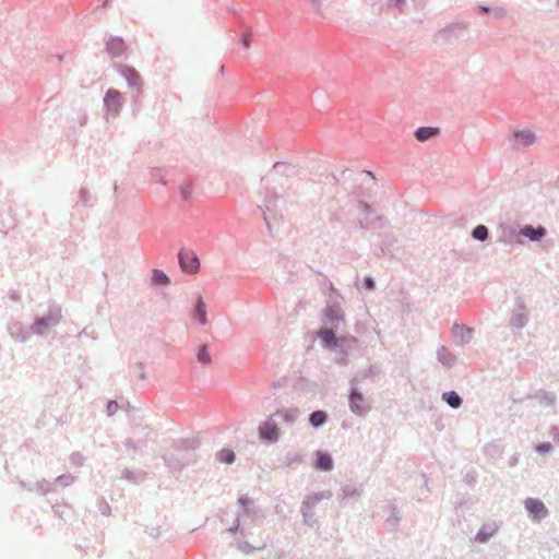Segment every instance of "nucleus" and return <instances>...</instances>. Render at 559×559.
<instances>
[{
    "mask_svg": "<svg viewBox=\"0 0 559 559\" xmlns=\"http://www.w3.org/2000/svg\"><path fill=\"white\" fill-rule=\"evenodd\" d=\"M179 263L182 271L191 274L195 273L200 266L199 259L193 252H180Z\"/></svg>",
    "mask_w": 559,
    "mask_h": 559,
    "instance_id": "nucleus-2",
    "label": "nucleus"
},
{
    "mask_svg": "<svg viewBox=\"0 0 559 559\" xmlns=\"http://www.w3.org/2000/svg\"><path fill=\"white\" fill-rule=\"evenodd\" d=\"M438 134V129L436 128H419L415 132V136L418 141H427L428 139Z\"/></svg>",
    "mask_w": 559,
    "mask_h": 559,
    "instance_id": "nucleus-11",
    "label": "nucleus"
},
{
    "mask_svg": "<svg viewBox=\"0 0 559 559\" xmlns=\"http://www.w3.org/2000/svg\"><path fill=\"white\" fill-rule=\"evenodd\" d=\"M260 438L267 442H276L280 439V428L274 420H265L259 426Z\"/></svg>",
    "mask_w": 559,
    "mask_h": 559,
    "instance_id": "nucleus-1",
    "label": "nucleus"
},
{
    "mask_svg": "<svg viewBox=\"0 0 559 559\" xmlns=\"http://www.w3.org/2000/svg\"><path fill=\"white\" fill-rule=\"evenodd\" d=\"M123 75L127 78L131 85L140 84L141 78L140 74L134 69H127L123 71Z\"/></svg>",
    "mask_w": 559,
    "mask_h": 559,
    "instance_id": "nucleus-18",
    "label": "nucleus"
},
{
    "mask_svg": "<svg viewBox=\"0 0 559 559\" xmlns=\"http://www.w3.org/2000/svg\"><path fill=\"white\" fill-rule=\"evenodd\" d=\"M197 357H198V361L203 365H209L212 361L211 354H210V350L206 345H201L199 347Z\"/></svg>",
    "mask_w": 559,
    "mask_h": 559,
    "instance_id": "nucleus-14",
    "label": "nucleus"
},
{
    "mask_svg": "<svg viewBox=\"0 0 559 559\" xmlns=\"http://www.w3.org/2000/svg\"><path fill=\"white\" fill-rule=\"evenodd\" d=\"M219 460L227 464H230L235 461V453L230 450H223L219 452Z\"/></svg>",
    "mask_w": 559,
    "mask_h": 559,
    "instance_id": "nucleus-20",
    "label": "nucleus"
},
{
    "mask_svg": "<svg viewBox=\"0 0 559 559\" xmlns=\"http://www.w3.org/2000/svg\"><path fill=\"white\" fill-rule=\"evenodd\" d=\"M322 0H311L314 5H320Z\"/></svg>",
    "mask_w": 559,
    "mask_h": 559,
    "instance_id": "nucleus-26",
    "label": "nucleus"
},
{
    "mask_svg": "<svg viewBox=\"0 0 559 559\" xmlns=\"http://www.w3.org/2000/svg\"><path fill=\"white\" fill-rule=\"evenodd\" d=\"M366 286L368 289H372L374 284H373V281L371 278H367L366 280Z\"/></svg>",
    "mask_w": 559,
    "mask_h": 559,
    "instance_id": "nucleus-24",
    "label": "nucleus"
},
{
    "mask_svg": "<svg viewBox=\"0 0 559 559\" xmlns=\"http://www.w3.org/2000/svg\"><path fill=\"white\" fill-rule=\"evenodd\" d=\"M309 421L313 427H320L326 421V414L322 411H316L310 415Z\"/></svg>",
    "mask_w": 559,
    "mask_h": 559,
    "instance_id": "nucleus-13",
    "label": "nucleus"
},
{
    "mask_svg": "<svg viewBox=\"0 0 559 559\" xmlns=\"http://www.w3.org/2000/svg\"><path fill=\"white\" fill-rule=\"evenodd\" d=\"M537 450L539 452H548L550 450V444L549 443H543L540 444Z\"/></svg>",
    "mask_w": 559,
    "mask_h": 559,
    "instance_id": "nucleus-22",
    "label": "nucleus"
},
{
    "mask_svg": "<svg viewBox=\"0 0 559 559\" xmlns=\"http://www.w3.org/2000/svg\"><path fill=\"white\" fill-rule=\"evenodd\" d=\"M109 52L118 55L124 50V43L121 38H111L107 44Z\"/></svg>",
    "mask_w": 559,
    "mask_h": 559,
    "instance_id": "nucleus-12",
    "label": "nucleus"
},
{
    "mask_svg": "<svg viewBox=\"0 0 559 559\" xmlns=\"http://www.w3.org/2000/svg\"><path fill=\"white\" fill-rule=\"evenodd\" d=\"M117 406H118V405H117V403H115V402H110V403L108 404V411H109V412H114V411L117 408Z\"/></svg>",
    "mask_w": 559,
    "mask_h": 559,
    "instance_id": "nucleus-25",
    "label": "nucleus"
},
{
    "mask_svg": "<svg viewBox=\"0 0 559 559\" xmlns=\"http://www.w3.org/2000/svg\"><path fill=\"white\" fill-rule=\"evenodd\" d=\"M443 400L451 406V407H454V408H457L461 404H462V400L461 397L454 392V391H450V392H445L443 394Z\"/></svg>",
    "mask_w": 559,
    "mask_h": 559,
    "instance_id": "nucleus-15",
    "label": "nucleus"
},
{
    "mask_svg": "<svg viewBox=\"0 0 559 559\" xmlns=\"http://www.w3.org/2000/svg\"><path fill=\"white\" fill-rule=\"evenodd\" d=\"M521 234L528 237L531 240H539L545 235V229L543 227L534 228L526 226L521 230Z\"/></svg>",
    "mask_w": 559,
    "mask_h": 559,
    "instance_id": "nucleus-9",
    "label": "nucleus"
},
{
    "mask_svg": "<svg viewBox=\"0 0 559 559\" xmlns=\"http://www.w3.org/2000/svg\"><path fill=\"white\" fill-rule=\"evenodd\" d=\"M516 147H526L535 143L536 136L530 130L516 131L513 134Z\"/></svg>",
    "mask_w": 559,
    "mask_h": 559,
    "instance_id": "nucleus-3",
    "label": "nucleus"
},
{
    "mask_svg": "<svg viewBox=\"0 0 559 559\" xmlns=\"http://www.w3.org/2000/svg\"><path fill=\"white\" fill-rule=\"evenodd\" d=\"M488 236V229L484 225H478L473 230V237L478 240H485Z\"/></svg>",
    "mask_w": 559,
    "mask_h": 559,
    "instance_id": "nucleus-19",
    "label": "nucleus"
},
{
    "mask_svg": "<svg viewBox=\"0 0 559 559\" xmlns=\"http://www.w3.org/2000/svg\"><path fill=\"white\" fill-rule=\"evenodd\" d=\"M525 508L536 519H542V518L546 516V514H547L546 507L544 506V503L542 501H539L537 499H532V498L527 499L525 501Z\"/></svg>",
    "mask_w": 559,
    "mask_h": 559,
    "instance_id": "nucleus-5",
    "label": "nucleus"
},
{
    "mask_svg": "<svg viewBox=\"0 0 559 559\" xmlns=\"http://www.w3.org/2000/svg\"><path fill=\"white\" fill-rule=\"evenodd\" d=\"M241 43L246 48H250V37L248 35L242 36Z\"/></svg>",
    "mask_w": 559,
    "mask_h": 559,
    "instance_id": "nucleus-23",
    "label": "nucleus"
},
{
    "mask_svg": "<svg viewBox=\"0 0 559 559\" xmlns=\"http://www.w3.org/2000/svg\"><path fill=\"white\" fill-rule=\"evenodd\" d=\"M349 406L352 412L362 415L367 411L364 396L356 390H353L349 396Z\"/></svg>",
    "mask_w": 559,
    "mask_h": 559,
    "instance_id": "nucleus-4",
    "label": "nucleus"
},
{
    "mask_svg": "<svg viewBox=\"0 0 559 559\" xmlns=\"http://www.w3.org/2000/svg\"><path fill=\"white\" fill-rule=\"evenodd\" d=\"M239 503H240L245 509H247V508L252 503V501H251V499H250V498H248V497H241V498H239Z\"/></svg>",
    "mask_w": 559,
    "mask_h": 559,
    "instance_id": "nucleus-21",
    "label": "nucleus"
},
{
    "mask_svg": "<svg viewBox=\"0 0 559 559\" xmlns=\"http://www.w3.org/2000/svg\"><path fill=\"white\" fill-rule=\"evenodd\" d=\"M276 415L286 423H294L298 416V409L296 408H284L277 411Z\"/></svg>",
    "mask_w": 559,
    "mask_h": 559,
    "instance_id": "nucleus-10",
    "label": "nucleus"
},
{
    "mask_svg": "<svg viewBox=\"0 0 559 559\" xmlns=\"http://www.w3.org/2000/svg\"><path fill=\"white\" fill-rule=\"evenodd\" d=\"M120 94L117 91H108L105 96V102L109 107H115L117 111V107L119 105Z\"/></svg>",
    "mask_w": 559,
    "mask_h": 559,
    "instance_id": "nucleus-16",
    "label": "nucleus"
},
{
    "mask_svg": "<svg viewBox=\"0 0 559 559\" xmlns=\"http://www.w3.org/2000/svg\"><path fill=\"white\" fill-rule=\"evenodd\" d=\"M316 466L318 469H321V471H331L333 467V460L328 453L319 451V452H317Z\"/></svg>",
    "mask_w": 559,
    "mask_h": 559,
    "instance_id": "nucleus-6",
    "label": "nucleus"
},
{
    "mask_svg": "<svg viewBox=\"0 0 559 559\" xmlns=\"http://www.w3.org/2000/svg\"><path fill=\"white\" fill-rule=\"evenodd\" d=\"M193 316L202 325L207 323L206 305L201 297L198 298Z\"/></svg>",
    "mask_w": 559,
    "mask_h": 559,
    "instance_id": "nucleus-7",
    "label": "nucleus"
},
{
    "mask_svg": "<svg viewBox=\"0 0 559 559\" xmlns=\"http://www.w3.org/2000/svg\"><path fill=\"white\" fill-rule=\"evenodd\" d=\"M152 282L156 285H167L169 283V278L163 271L154 270Z\"/></svg>",
    "mask_w": 559,
    "mask_h": 559,
    "instance_id": "nucleus-17",
    "label": "nucleus"
},
{
    "mask_svg": "<svg viewBox=\"0 0 559 559\" xmlns=\"http://www.w3.org/2000/svg\"><path fill=\"white\" fill-rule=\"evenodd\" d=\"M319 337L326 347H335L337 345L336 336L332 330H321L319 333Z\"/></svg>",
    "mask_w": 559,
    "mask_h": 559,
    "instance_id": "nucleus-8",
    "label": "nucleus"
}]
</instances>
